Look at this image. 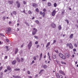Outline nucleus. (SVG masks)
Wrapping results in <instances>:
<instances>
[{"instance_id": "10", "label": "nucleus", "mask_w": 78, "mask_h": 78, "mask_svg": "<svg viewBox=\"0 0 78 78\" xmlns=\"http://www.w3.org/2000/svg\"><path fill=\"white\" fill-rule=\"evenodd\" d=\"M16 60H14L12 61V64L13 65H14V64H16Z\"/></svg>"}, {"instance_id": "41", "label": "nucleus", "mask_w": 78, "mask_h": 78, "mask_svg": "<svg viewBox=\"0 0 78 78\" xmlns=\"http://www.w3.org/2000/svg\"><path fill=\"white\" fill-rule=\"evenodd\" d=\"M59 78H62V76L60 75L59 76Z\"/></svg>"}, {"instance_id": "31", "label": "nucleus", "mask_w": 78, "mask_h": 78, "mask_svg": "<svg viewBox=\"0 0 78 78\" xmlns=\"http://www.w3.org/2000/svg\"><path fill=\"white\" fill-rule=\"evenodd\" d=\"M56 56L55 55H54L53 56V58H54V59H55V58H56Z\"/></svg>"}, {"instance_id": "15", "label": "nucleus", "mask_w": 78, "mask_h": 78, "mask_svg": "<svg viewBox=\"0 0 78 78\" xmlns=\"http://www.w3.org/2000/svg\"><path fill=\"white\" fill-rule=\"evenodd\" d=\"M16 60L18 61V62H20V58H19V57H17L16 58Z\"/></svg>"}, {"instance_id": "25", "label": "nucleus", "mask_w": 78, "mask_h": 78, "mask_svg": "<svg viewBox=\"0 0 78 78\" xmlns=\"http://www.w3.org/2000/svg\"><path fill=\"white\" fill-rule=\"evenodd\" d=\"M33 30H34V31H35V32H37V29H36V28H33Z\"/></svg>"}, {"instance_id": "50", "label": "nucleus", "mask_w": 78, "mask_h": 78, "mask_svg": "<svg viewBox=\"0 0 78 78\" xmlns=\"http://www.w3.org/2000/svg\"><path fill=\"white\" fill-rule=\"evenodd\" d=\"M42 54L41 53L40 55V58H42Z\"/></svg>"}, {"instance_id": "43", "label": "nucleus", "mask_w": 78, "mask_h": 78, "mask_svg": "<svg viewBox=\"0 0 78 78\" xmlns=\"http://www.w3.org/2000/svg\"><path fill=\"white\" fill-rule=\"evenodd\" d=\"M3 69V67L2 66H1L0 67V71L2 70V69Z\"/></svg>"}, {"instance_id": "17", "label": "nucleus", "mask_w": 78, "mask_h": 78, "mask_svg": "<svg viewBox=\"0 0 78 78\" xmlns=\"http://www.w3.org/2000/svg\"><path fill=\"white\" fill-rule=\"evenodd\" d=\"M63 59H66V56L63 55L61 57Z\"/></svg>"}, {"instance_id": "11", "label": "nucleus", "mask_w": 78, "mask_h": 78, "mask_svg": "<svg viewBox=\"0 0 78 78\" xmlns=\"http://www.w3.org/2000/svg\"><path fill=\"white\" fill-rule=\"evenodd\" d=\"M8 3L9 4H12V3H13V1H8Z\"/></svg>"}, {"instance_id": "13", "label": "nucleus", "mask_w": 78, "mask_h": 78, "mask_svg": "<svg viewBox=\"0 0 78 78\" xmlns=\"http://www.w3.org/2000/svg\"><path fill=\"white\" fill-rule=\"evenodd\" d=\"M32 6L33 7H37V4L35 3L33 4Z\"/></svg>"}, {"instance_id": "36", "label": "nucleus", "mask_w": 78, "mask_h": 78, "mask_svg": "<svg viewBox=\"0 0 78 78\" xmlns=\"http://www.w3.org/2000/svg\"><path fill=\"white\" fill-rule=\"evenodd\" d=\"M36 23H37V24H38L39 23V21H38V20H36Z\"/></svg>"}, {"instance_id": "6", "label": "nucleus", "mask_w": 78, "mask_h": 78, "mask_svg": "<svg viewBox=\"0 0 78 78\" xmlns=\"http://www.w3.org/2000/svg\"><path fill=\"white\" fill-rule=\"evenodd\" d=\"M13 77H14V78H21V77H20V76H14V75H13L12 76Z\"/></svg>"}, {"instance_id": "46", "label": "nucleus", "mask_w": 78, "mask_h": 78, "mask_svg": "<svg viewBox=\"0 0 78 78\" xmlns=\"http://www.w3.org/2000/svg\"><path fill=\"white\" fill-rule=\"evenodd\" d=\"M73 51H76V49H73Z\"/></svg>"}, {"instance_id": "54", "label": "nucleus", "mask_w": 78, "mask_h": 78, "mask_svg": "<svg viewBox=\"0 0 78 78\" xmlns=\"http://www.w3.org/2000/svg\"><path fill=\"white\" fill-rule=\"evenodd\" d=\"M35 44H38V42L37 41H36L35 43Z\"/></svg>"}, {"instance_id": "21", "label": "nucleus", "mask_w": 78, "mask_h": 78, "mask_svg": "<svg viewBox=\"0 0 78 78\" xmlns=\"http://www.w3.org/2000/svg\"><path fill=\"white\" fill-rule=\"evenodd\" d=\"M36 33H37V32H35V31H34L33 32H32L33 35H35Z\"/></svg>"}, {"instance_id": "8", "label": "nucleus", "mask_w": 78, "mask_h": 78, "mask_svg": "<svg viewBox=\"0 0 78 78\" xmlns=\"http://www.w3.org/2000/svg\"><path fill=\"white\" fill-rule=\"evenodd\" d=\"M65 55L66 57L68 58H69V57H70V55H69V54L67 53H65Z\"/></svg>"}, {"instance_id": "45", "label": "nucleus", "mask_w": 78, "mask_h": 78, "mask_svg": "<svg viewBox=\"0 0 78 78\" xmlns=\"http://www.w3.org/2000/svg\"><path fill=\"white\" fill-rule=\"evenodd\" d=\"M37 48H38V47H39V44H37Z\"/></svg>"}, {"instance_id": "63", "label": "nucleus", "mask_w": 78, "mask_h": 78, "mask_svg": "<svg viewBox=\"0 0 78 78\" xmlns=\"http://www.w3.org/2000/svg\"><path fill=\"white\" fill-rule=\"evenodd\" d=\"M11 23H12L10 21L9 22V24H11Z\"/></svg>"}, {"instance_id": "32", "label": "nucleus", "mask_w": 78, "mask_h": 78, "mask_svg": "<svg viewBox=\"0 0 78 78\" xmlns=\"http://www.w3.org/2000/svg\"><path fill=\"white\" fill-rule=\"evenodd\" d=\"M65 12V10H63V11L62 12V15H63V14H64V13Z\"/></svg>"}, {"instance_id": "22", "label": "nucleus", "mask_w": 78, "mask_h": 78, "mask_svg": "<svg viewBox=\"0 0 78 78\" xmlns=\"http://www.w3.org/2000/svg\"><path fill=\"white\" fill-rule=\"evenodd\" d=\"M58 28L59 30H61L62 29V27H61V25L59 26Z\"/></svg>"}, {"instance_id": "58", "label": "nucleus", "mask_w": 78, "mask_h": 78, "mask_svg": "<svg viewBox=\"0 0 78 78\" xmlns=\"http://www.w3.org/2000/svg\"><path fill=\"white\" fill-rule=\"evenodd\" d=\"M66 45L67 47L69 46V43H67Z\"/></svg>"}, {"instance_id": "12", "label": "nucleus", "mask_w": 78, "mask_h": 78, "mask_svg": "<svg viewBox=\"0 0 78 78\" xmlns=\"http://www.w3.org/2000/svg\"><path fill=\"white\" fill-rule=\"evenodd\" d=\"M11 28L9 27L6 30L7 31H8L9 32H11Z\"/></svg>"}, {"instance_id": "39", "label": "nucleus", "mask_w": 78, "mask_h": 78, "mask_svg": "<svg viewBox=\"0 0 78 78\" xmlns=\"http://www.w3.org/2000/svg\"><path fill=\"white\" fill-rule=\"evenodd\" d=\"M32 12H31V11H29L28 12V13L29 14H31Z\"/></svg>"}, {"instance_id": "20", "label": "nucleus", "mask_w": 78, "mask_h": 78, "mask_svg": "<svg viewBox=\"0 0 78 78\" xmlns=\"http://www.w3.org/2000/svg\"><path fill=\"white\" fill-rule=\"evenodd\" d=\"M7 69L8 70H10L11 69V68L10 67L8 66L7 67Z\"/></svg>"}, {"instance_id": "1", "label": "nucleus", "mask_w": 78, "mask_h": 78, "mask_svg": "<svg viewBox=\"0 0 78 78\" xmlns=\"http://www.w3.org/2000/svg\"><path fill=\"white\" fill-rule=\"evenodd\" d=\"M31 46H32V41H30L28 46L29 50H30V48H31Z\"/></svg>"}, {"instance_id": "29", "label": "nucleus", "mask_w": 78, "mask_h": 78, "mask_svg": "<svg viewBox=\"0 0 78 78\" xmlns=\"http://www.w3.org/2000/svg\"><path fill=\"white\" fill-rule=\"evenodd\" d=\"M65 21L67 23H69V20H65Z\"/></svg>"}, {"instance_id": "52", "label": "nucleus", "mask_w": 78, "mask_h": 78, "mask_svg": "<svg viewBox=\"0 0 78 78\" xmlns=\"http://www.w3.org/2000/svg\"><path fill=\"white\" fill-rule=\"evenodd\" d=\"M54 43H56V40H54L53 41V43L52 44H53Z\"/></svg>"}, {"instance_id": "56", "label": "nucleus", "mask_w": 78, "mask_h": 78, "mask_svg": "<svg viewBox=\"0 0 78 78\" xmlns=\"http://www.w3.org/2000/svg\"><path fill=\"white\" fill-rule=\"evenodd\" d=\"M6 42H9V40H8V39H7L6 40Z\"/></svg>"}, {"instance_id": "48", "label": "nucleus", "mask_w": 78, "mask_h": 78, "mask_svg": "<svg viewBox=\"0 0 78 78\" xmlns=\"http://www.w3.org/2000/svg\"><path fill=\"white\" fill-rule=\"evenodd\" d=\"M8 58V56H5V59H7Z\"/></svg>"}, {"instance_id": "18", "label": "nucleus", "mask_w": 78, "mask_h": 78, "mask_svg": "<svg viewBox=\"0 0 78 78\" xmlns=\"http://www.w3.org/2000/svg\"><path fill=\"white\" fill-rule=\"evenodd\" d=\"M17 52H18V49L16 48L15 50V54H17Z\"/></svg>"}, {"instance_id": "3", "label": "nucleus", "mask_w": 78, "mask_h": 78, "mask_svg": "<svg viewBox=\"0 0 78 78\" xmlns=\"http://www.w3.org/2000/svg\"><path fill=\"white\" fill-rule=\"evenodd\" d=\"M40 13L41 15H42L43 14V17H45V12H43V13H42V12L41 11L40 12Z\"/></svg>"}, {"instance_id": "59", "label": "nucleus", "mask_w": 78, "mask_h": 78, "mask_svg": "<svg viewBox=\"0 0 78 78\" xmlns=\"http://www.w3.org/2000/svg\"><path fill=\"white\" fill-rule=\"evenodd\" d=\"M48 56H50V53H49V52H48Z\"/></svg>"}, {"instance_id": "44", "label": "nucleus", "mask_w": 78, "mask_h": 78, "mask_svg": "<svg viewBox=\"0 0 78 78\" xmlns=\"http://www.w3.org/2000/svg\"><path fill=\"white\" fill-rule=\"evenodd\" d=\"M74 46L75 47H77V45L76 44H74Z\"/></svg>"}, {"instance_id": "28", "label": "nucleus", "mask_w": 78, "mask_h": 78, "mask_svg": "<svg viewBox=\"0 0 78 78\" xmlns=\"http://www.w3.org/2000/svg\"><path fill=\"white\" fill-rule=\"evenodd\" d=\"M48 6H51V3H50V2H48Z\"/></svg>"}, {"instance_id": "51", "label": "nucleus", "mask_w": 78, "mask_h": 78, "mask_svg": "<svg viewBox=\"0 0 78 78\" xmlns=\"http://www.w3.org/2000/svg\"><path fill=\"white\" fill-rule=\"evenodd\" d=\"M43 11L44 12H45V11H46V9H43Z\"/></svg>"}, {"instance_id": "4", "label": "nucleus", "mask_w": 78, "mask_h": 78, "mask_svg": "<svg viewBox=\"0 0 78 78\" xmlns=\"http://www.w3.org/2000/svg\"><path fill=\"white\" fill-rule=\"evenodd\" d=\"M59 73H60V74H62L64 75H66V74L64 73V72H63L62 70H60L59 71Z\"/></svg>"}, {"instance_id": "40", "label": "nucleus", "mask_w": 78, "mask_h": 78, "mask_svg": "<svg viewBox=\"0 0 78 78\" xmlns=\"http://www.w3.org/2000/svg\"><path fill=\"white\" fill-rule=\"evenodd\" d=\"M34 60H36V58L35 56H34Z\"/></svg>"}, {"instance_id": "37", "label": "nucleus", "mask_w": 78, "mask_h": 78, "mask_svg": "<svg viewBox=\"0 0 78 78\" xmlns=\"http://www.w3.org/2000/svg\"><path fill=\"white\" fill-rule=\"evenodd\" d=\"M0 35H1V36H3V37L4 36V37H5V35L3 34L0 33Z\"/></svg>"}, {"instance_id": "26", "label": "nucleus", "mask_w": 78, "mask_h": 78, "mask_svg": "<svg viewBox=\"0 0 78 78\" xmlns=\"http://www.w3.org/2000/svg\"><path fill=\"white\" fill-rule=\"evenodd\" d=\"M56 76L57 78H59V73H57L56 74Z\"/></svg>"}, {"instance_id": "7", "label": "nucleus", "mask_w": 78, "mask_h": 78, "mask_svg": "<svg viewBox=\"0 0 78 78\" xmlns=\"http://www.w3.org/2000/svg\"><path fill=\"white\" fill-rule=\"evenodd\" d=\"M69 48H70L71 49H72V48H73V46H72V43H70L69 44Z\"/></svg>"}, {"instance_id": "2", "label": "nucleus", "mask_w": 78, "mask_h": 78, "mask_svg": "<svg viewBox=\"0 0 78 78\" xmlns=\"http://www.w3.org/2000/svg\"><path fill=\"white\" fill-rule=\"evenodd\" d=\"M51 27L54 28H56V24L54 23H52L51 24Z\"/></svg>"}, {"instance_id": "30", "label": "nucleus", "mask_w": 78, "mask_h": 78, "mask_svg": "<svg viewBox=\"0 0 78 78\" xmlns=\"http://www.w3.org/2000/svg\"><path fill=\"white\" fill-rule=\"evenodd\" d=\"M3 20H4V21H5V19H6V17L5 16H4L3 17Z\"/></svg>"}, {"instance_id": "14", "label": "nucleus", "mask_w": 78, "mask_h": 78, "mask_svg": "<svg viewBox=\"0 0 78 78\" xmlns=\"http://www.w3.org/2000/svg\"><path fill=\"white\" fill-rule=\"evenodd\" d=\"M73 34H71L69 37L70 39H72V38H73Z\"/></svg>"}, {"instance_id": "23", "label": "nucleus", "mask_w": 78, "mask_h": 78, "mask_svg": "<svg viewBox=\"0 0 78 78\" xmlns=\"http://www.w3.org/2000/svg\"><path fill=\"white\" fill-rule=\"evenodd\" d=\"M5 47L7 49L6 51H8V50H9V49L8 48H9V47L8 46H5Z\"/></svg>"}, {"instance_id": "62", "label": "nucleus", "mask_w": 78, "mask_h": 78, "mask_svg": "<svg viewBox=\"0 0 78 78\" xmlns=\"http://www.w3.org/2000/svg\"><path fill=\"white\" fill-rule=\"evenodd\" d=\"M38 76V75L37 74L35 76V77H37Z\"/></svg>"}, {"instance_id": "60", "label": "nucleus", "mask_w": 78, "mask_h": 78, "mask_svg": "<svg viewBox=\"0 0 78 78\" xmlns=\"http://www.w3.org/2000/svg\"><path fill=\"white\" fill-rule=\"evenodd\" d=\"M23 45H24V44H23L21 45V47H23Z\"/></svg>"}, {"instance_id": "19", "label": "nucleus", "mask_w": 78, "mask_h": 78, "mask_svg": "<svg viewBox=\"0 0 78 78\" xmlns=\"http://www.w3.org/2000/svg\"><path fill=\"white\" fill-rule=\"evenodd\" d=\"M63 55H62V54H61V53H60L59 54V56L61 57V58H62V56H63Z\"/></svg>"}, {"instance_id": "24", "label": "nucleus", "mask_w": 78, "mask_h": 78, "mask_svg": "<svg viewBox=\"0 0 78 78\" xmlns=\"http://www.w3.org/2000/svg\"><path fill=\"white\" fill-rule=\"evenodd\" d=\"M43 68L44 69H47V66L46 65H44L43 66Z\"/></svg>"}, {"instance_id": "55", "label": "nucleus", "mask_w": 78, "mask_h": 78, "mask_svg": "<svg viewBox=\"0 0 78 78\" xmlns=\"http://www.w3.org/2000/svg\"><path fill=\"white\" fill-rule=\"evenodd\" d=\"M43 71H44V69H41L40 70V72H43Z\"/></svg>"}, {"instance_id": "27", "label": "nucleus", "mask_w": 78, "mask_h": 78, "mask_svg": "<svg viewBox=\"0 0 78 78\" xmlns=\"http://www.w3.org/2000/svg\"><path fill=\"white\" fill-rule=\"evenodd\" d=\"M13 14H14V15H16V14H17V13L16 12V11H14L13 12Z\"/></svg>"}, {"instance_id": "33", "label": "nucleus", "mask_w": 78, "mask_h": 78, "mask_svg": "<svg viewBox=\"0 0 78 78\" xmlns=\"http://www.w3.org/2000/svg\"><path fill=\"white\" fill-rule=\"evenodd\" d=\"M25 23L27 25V26H29V24L28 23L26 22H25Z\"/></svg>"}, {"instance_id": "64", "label": "nucleus", "mask_w": 78, "mask_h": 78, "mask_svg": "<svg viewBox=\"0 0 78 78\" xmlns=\"http://www.w3.org/2000/svg\"><path fill=\"white\" fill-rule=\"evenodd\" d=\"M3 76H0V78H2Z\"/></svg>"}, {"instance_id": "38", "label": "nucleus", "mask_w": 78, "mask_h": 78, "mask_svg": "<svg viewBox=\"0 0 78 78\" xmlns=\"http://www.w3.org/2000/svg\"><path fill=\"white\" fill-rule=\"evenodd\" d=\"M57 6V4H56V3H55L54 4V7H56Z\"/></svg>"}, {"instance_id": "61", "label": "nucleus", "mask_w": 78, "mask_h": 78, "mask_svg": "<svg viewBox=\"0 0 78 78\" xmlns=\"http://www.w3.org/2000/svg\"><path fill=\"white\" fill-rule=\"evenodd\" d=\"M7 71H8V70L7 69H5V71H4V72H7Z\"/></svg>"}, {"instance_id": "49", "label": "nucleus", "mask_w": 78, "mask_h": 78, "mask_svg": "<svg viewBox=\"0 0 78 78\" xmlns=\"http://www.w3.org/2000/svg\"><path fill=\"white\" fill-rule=\"evenodd\" d=\"M27 73L28 74H30V71H27Z\"/></svg>"}, {"instance_id": "42", "label": "nucleus", "mask_w": 78, "mask_h": 78, "mask_svg": "<svg viewBox=\"0 0 78 78\" xmlns=\"http://www.w3.org/2000/svg\"><path fill=\"white\" fill-rule=\"evenodd\" d=\"M23 3L24 5H26L27 4V2L25 1H23Z\"/></svg>"}, {"instance_id": "5", "label": "nucleus", "mask_w": 78, "mask_h": 78, "mask_svg": "<svg viewBox=\"0 0 78 78\" xmlns=\"http://www.w3.org/2000/svg\"><path fill=\"white\" fill-rule=\"evenodd\" d=\"M16 4H17V7L18 8H19L20 6V3H19L18 1H16Z\"/></svg>"}, {"instance_id": "57", "label": "nucleus", "mask_w": 78, "mask_h": 78, "mask_svg": "<svg viewBox=\"0 0 78 78\" xmlns=\"http://www.w3.org/2000/svg\"><path fill=\"white\" fill-rule=\"evenodd\" d=\"M34 61L33 60L31 62V64H33V63H34Z\"/></svg>"}, {"instance_id": "53", "label": "nucleus", "mask_w": 78, "mask_h": 78, "mask_svg": "<svg viewBox=\"0 0 78 78\" xmlns=\"http://www.w3.org/2000/svg\"><path fill=\"white\" fill-rule=\"evenodd\" d=\"M34 37H35V38L36 39H37V36H34Z\"/></svg>"}, {"instance_id": "47", "label": "nucleus", "mask_w": 78, "mask_h": 78, "mask_svg": "<svg viewBox=\"0 0 78 78\" xmlns=\"http://www.w3.org/2000/svg\"><path fill=\"white\" fill-rule=\"evenodd\" d=\"M3 73L1 72V73L0 75H1V76H3Z\"/></svg>"}, {"instance_id": "34", "label": "nucleus", "mask_w": 78, "mask_h": 78, "mask_svg": "<svg viewBox=\"0 0 78 78\" xmlns=\"http://www.w3.org/2000/svg\"><path fill=\"white\" fill-rule=\"evenodd\" d=\"M36 11L37 12H39V9L38 8H37L36 9Z\"/></svg>"}, {"instance_id": "16", "label": "nucleus", "mask_w": 78, "mask_h": 78, "mask_svg": "<svg viewBox=\"0 0 78 78\" xmlns=\"http://www.w3.org/2000/svg\"><path fill=\"white\" fill-rule=\"evenodd\" d=\"M50 42H49L47 44V45H46V48H48V47L50 45Z\"/></svg>"}, {"instance_id": "9", "label": "nucleus", "mask_w": 78, "mask_h": 78, "mask_svg": "<svg viewBox=\"0 0 78 78\" xmlns=\"http://www.w3.org/2000/svg\"><path fill=\"white\" fill-rule=\"evenodd\" d=\"M55 13H56V12H55V10L53 11L52 12V16H55Z\"/></svg>"}, {"instance_id": "35", "label": "nucleus", "mask_w": 78, "mask_h": 78, "mask_svg": "<svg viewBox=\"0 0 78 78\" xmlns=\"http://www.w3.org/2000/svg\"><path fill=\"white\" fill-rule=\"evenodd\" d=\"M24 59L23 58H22L21 59V62H23V61H24Z\"/></svg>"}]
</instances>
